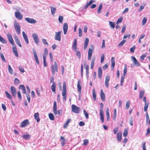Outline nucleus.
Segmentation results:
<instances>
[{"mask_svg": "<svg viewBox=\"0 0 150 150\" xmlns=\"http://www.w3.org/2000/svg\"><path fill=\"white\" fill-rule=\"evenodd\" d=\"M53 112L55 115H56L57 113L59 115L61 116L62 114V110H58L57 112V103L55 101L54 102L53 107Z\"/></svg>", "mask_w": 150, "mask_h": 150, "instance_id": "nucleus-1", "label": "nucleus"}, {"mask_svg": "<svg viewBox=\"0 0 150 150\" xmlns=\"http://www.w3.org/2000/svg\"><path fill=\"white\" fill-rule=\"evenodd\" d=\"M66 82L63 83V89L62 92V96H63V100L65 101L66 100L67 98V90H66Z\"/></svg>", "mask_w": 150, "mask_h": 150, "instance_id": "nucleus-2", "label": "nucleus"}, {"mask_svg": "<svg viewBox=\"0 0 150 150\" xmlns=\"http://www.w3.org/2000/svg\"><path fill=\"white\" fill-rule=\"evenodd\" d=\"M14 29L18 34L20 33L21 27L19 24L18 22L15 21L14 23Z\"/></svg>", "mask_w": 150, "mask_h": 150, "instance_id": "nucleus-3", "label": "nucleus"}, {"mask_svg": "<svg viewBox=\"0 0 150 150\" xmlns=\"http://www.w3.org/2000/svg\"><path fill=\"white\" fill-rule=\"evenodd\" d=\"M51 71L53 75L55 74V72L58 71V65L56 62H54V65H52L51 67Z\"/></svg>", "mask_w": 150, "mask_h": 150, "instance_id": "nucleus-4", "label": "nucleus"}, {"mask_svg": "<svg viewBox=\"0 0 150 150\" xmlns=\"http://www.w3.org/2000/svg\"><path fill=\"white\" fill-rule=\"evenodd\" d=\"M62 33L61 31L56 32L55 33L54 39L56 40L60 41L61 40V34Z\"/></svg>", "mask_w": 150, "mask_h": 150, "instance_id": "nucleus-5", "label": "nucleus"}, {"mask_svg": "<svg viewBox=\"0 0 150 150\" xmlns=\"http://www.w3.org/2000/svg\"><path fill=\"white\" fill-rule=\"evenodd\" d=\"M91 47L92 48V49L91 48H89L88 51V60H90L91 59L92 52H93V50L94 49V46L93 45H91Z\"/></svg>", "mask_w": 150, "mask_h": 150, "instance_id": "nucleus-6", "label": "nucleus"}, {"mask_svg": "<svg viewBox=\"0 0 150 150\" xmlns=\"http://www.w3.org/2000/svg\"><path fill=\"white\" fill-rule=\"evenodd\" d=\"M72 110L74 113H78L79 112L80 108L77 107L76 105H71Z\"/></svg>", "mask_w": 150, "mask_h": 150, "instance_id": "nucleus-7", "label": "nucleus"}, {"mask_svg": "<svg viewBox=\"0 0 150 150\" xmlns=\"http://www.w3.org/2000/svg\"><path fill=\"white\" fill-rule=\"evenodd\" d=\"M16 17L18 20H21L23 18L22 14L20 13V12L18 11H16L15 12Z\"/></svg>", "mask_w": 150, "mask_h": 150, "instance_id": "nucleus-8", "label": "nucleus"}, {"mask_svg": "<svg viewBox=\"0 0 150 150\" xmlns=\"http://www.w3.org/2000/svg\"><path fill=\"white\" fill-rule=\"evenodd\" d=\"M7 36L10 43L12 45H13L14 43L11 34L9 33H8L7 34Z\"/></svg>", "mask_w": 150, "mask_h": 150, "instance_id": "nucleus-9", "label": "nucleus"}, {"mask_svg": "<svg viewBox=\"0 0 150 150\" xmlns=\"http://www.w3.org/2000/svg\"><path fill=\"white\" fill-rule=\"evenodd\" d=\"M32 50L33 51V53L34 54V56L35 58L36 62L37 64L39 65L40 64V62L38 58L36 52L34 49H33Z\"/></svg>", "mask_w": 150, "mask_h": 150, "instance_id": "nucleus-10", "label": "nucleus"}, {"mask_svg": "<svg viewBox=\"0 0 150 150\" xmlns=\"http://www.w3.org/2000/svg\"><path fill=\"white\" fill-rule=\"evenodd\" d=\"M32 36L35 43L36 44L38 43L39 42V40L38 35L35 33H33Z\"/></svg>", "mask_w": 150, "mask_h": 150, "instance_id": "nucleus-11", "label": "nucleus"}, {"mask_svg": "<svg viewBox=\"0 0 150 150\" xmlns=\"http://www.w3.org/2000/svg\"><path fill=\"white\" fill-rule=\"evenodd\" d=\"M25 20L27 22L31 24L35 23L36 22V21L33 18H26Z\"/></svg>", "mask_w": 150, "mask_h": 150, "instance_id": "nucleus-12", "label": "nucleus"}, {"mask_svg": "<svg viewBox=\"0 0 150 150\" xmlns=\"http://www.w3.org/2000/svg\"><path fill=\"white\" fill-rule=\"evenodd\" d=\"M131 59L135 65L137 67L140 66V64L139 62L137 61L134 57L132 56L131 57Z\"/></svg>", "mask_w": 150, "mask_h": 150, "instance_id": "nucleus-13", "label": "nucleus"}, {"mask_svg": "<svg viewBox=\"0 0 150 150\" xmlns=\"http://www.w3.org/2000/svg\"><path fill=\"white\" fill-rule=\"evenodd\" d=\"M29 124V122L28 120H25L22 122L21 124L20 127H25Z\"/></svg>", "mask_w": 150, "mask_h": 150, "instance_id": "nucleus-14", "label": "nucleus"}, {"mask_svg": "<svg viewBox=\"0 0 150 150\" xmlns=\"http://www.w3.org/2000/svg\"><path fill=\"white\" fill-rule=\"evenodd\" d=\"M11 91L12 95L14 97H16V91L15 88L13 86L11 87Z\"/></svg>", "mask_w": 150, "mask_h": 150, "instance_id": "nucleus-15", "label": "nucleus"}, {"mask_svg": "<svg viewBox=\"0 0 150 150\" xmlns=\"http://www.w3.org/2000/svg\"><path fill=\"white\" fill-rule=\"evenodd\" d=\"M22 34L24 40L25 41L26 43L27 44H28L29 43V41L27 35L24 31L22 32Z\"/></svg>", "mask_w": 150, "mask_h": 150, "instance_id": "nucleus-16", "label": "nucleus"}, {"mask_svg": "<svg viewBox=\"0 0 150 150\" xmlns=\"http://www.w3.org/2000/svg\"><path fill=\"white\" fill-rule=\"evenodd\" d=\"M68 28V24L67 23H65L63 25V31L64 33V35L67 34V32Z\"/></svg>", "mask_w": 150, "mask_h": 150, "instance_id": "nucleus-17", "label": "nucleus"}, {"mask_svg": "<svg viewBox=\"0 0 150 150\" xmlns=\"http://www.w3.org/2000/svg\"><path fill=\"white\" fill-rule=\"evenodd\" d=\"M19 89H21L22 91V93L23 94H26V90L25 86L23 85H20L18 87Z\"/></svg>", "mask_w": 150, "mask_h": 150, "instance_id": "nucleus-18", "label": "nucleus"}, {"mask_svg": "<svg viewBox=\"0 0 150 150\" xmlns=\"http://www.w3.org/2000/svg\"><path fill=\"white\" fill-rule=\"evenodd\" d=\"M100 94L101 99L103 101H105V94L102 89L101 90Z\"/></svg>", "mask_w": 150, "mask_h": 150, "instance_id": "nucleus-19", "label": "nucleus"}, {"mask_svg": "<svg viewBox=\"0 0 150 150\" xmlns=\"http://www.w3.org/2000/svg\"><path fill=\"white\" fill-rule=\"evenodd\" d=\"M102 73V71L101 68L99 67L98 68V76L100 79H101Z\"/></svg>", "mask_w": 150, "mask_h": 150, "instance_id": "nucleus-20", "label": "nucleus"}, {"mask_svg": "<svg viewBox=\"0 0 150 150\" xmlns=\"http://www.w3.org/2000/svg\"><path fill=\"white\" fill-rule=\"evenodd\" d=\"M89 42V39L88 38H86L85 40L84 44V49L85 50L88 46V44Z\"/></svg>", "mask_w": 150, "mask_h": 150, "instance_id": "nucleus-21", "label": "nucleus"}, {"mask_svg": "<svg viewBox=\"0 0 150 150\" xmlns=\"http://www.w3.org/2000/svg\"><path fill=\"white\" fill-rule=\"evenodd\" d=\"M72 48L74 51H76L77 48V40L75 39L72 45Z\"/></svg>", "mask_w": 150, "mask_h": 150, "instance_id": "nucleus-22", "label": "nucleus"}, {"mask_svg": "<svg viewBox=\"0 0 150 150\" xmlns=\"http://www.w3.org/2000/svg\"><path fill=\"white\" fill-rule=\"evenodd\" d=\"M12 50L16 56L17 57H18V55L16 47H12Z\"/></svg>", "mask_w": 150, "mask_h": 150, "instance_id": "nucleus-23", "label": "nucleus"}, {"mask_svg": "<svg viewBox=\"0 0 150 150\" xmlns=\"http://www.w3.org/2000/svg\"><path fill=\"white\" fill-rule=\"evenodd\" d=\"M122 133L118 132L117 134V139L118 142H120L121 140Z\"/></svg>", "mask_w": 150, "mask_h": 150, "instance_id": "nucleus-24", "label": "nucleus"}, {"mask_svg": "<svg viewBox=\"0 0 150 150\" xmlns=\"http://www.w3.org/2000/svg\"><path fill=\"white\" fill-rule=\"evenodd\" d=\"M50 8L51 9V13L53 16H54L56 11V8L52 6H50Z\"/></svg>", "mask_w": 150, "mask_h": 150, "instance_id": "nucleus-25", "label": "nucleus"}, {"mask_svg": "<svg viewBox=\"0 0 150 150\" xmlns=\"http://www.w3.org/2000/svg\"><path fill=\"white\" fill-rule=\"evenodd\" d=\"M111 62L112 63L111 68L112 69H113L115 66V62L114 59V58L112 57L111 59Z\"/></svg>", "mask_w": 150, "mask_h": 150, "instance_id": "nucleus-26", "label": "nucleus"}, {"mask_svg": "<svg viewBox=\"0 0 150 150\" xmlns=\"http://www.w3.org/2000/svg\"><path fill=\"white\" fill-rule=\"evenodd\" d=\"M34 118L36 120L37 122H39L40 121V119L39 117V114L37 112L35 113L34 115Z\"/></svg>", "mask_w": 150, "mask_h": 150, "instance_id": "nucleus-27", "label": "nucleus"}, {"mask_svg": "<svg viewBox=\"0 0 150 150\" xmlns=\"http://www.w3.org/2000/svg\"><path fill=\"white\" fill-rule=\"evenodd\" d=\"M80 81L79 80L77 84V88L78 92L80 93L81 92V87L80 85Z\"/></svg>", "mask_w": 150, "mask_h": 150, "instance_id": "nucleus-28", "label": "nucleus"}, {"mask_svg": "<svg viewBox=\"0 0 150 150\" xmlns=\"http://www.w3.org/2000/svg\"><path fill=\"white\" fill-rule=\"evenodd\" d=\"M22 137L24 139L26 140H28L31 137L30 135L28 134L23 135H22Z\"/></svg>", "mask_w": 150, "mask_h": 150, "instance_id": "nucleus-29", "label": "nucleus"}, {"mask_svg": "<svg viewBox=\"0 0 150 150\" xmlns=\"http://www.w3.org/2000/svg\"><path fill=\"white\" fill-rule=\"evenodd\" d=\"M95 60V57L93 58L92 60L91 64V68L92 69H93V66L94 64V62Z\"/></svg>", "mask_w": 150, "mask_h": 150, "instance_id": "nucleus-30", "label": "nucleus"}, {"mask_svg": "<svg viewBox=\"0 0 150 150\" xmlns=\"http://www.w3.org/2000/svg\"><path fill=\"white\" fill-rule=\"evenodd\" d=\"M94 2V1L93 0H91L88 3H86V5L85 6V8H87L88 6L91 4L92 3Z\"/></svg>", "mask_w": 150, "mask_h": 150, "instance_id": "nucleus-31", "label": "nucleus"}, {"mask_svg": "<svg viewBox=\"0 0 150 150\" xmlns=\"http://www.w3.org/2000/svg\"><path fill=\"white\" fill-rule=\"evenodd\" d=\"M7 98L11 100H12V98L11 94L7 91H6L5 92Z\"/></svg>", "mask_w": 150, "mask_h": 150, "instance_id": "nucleus-32", "label": "nucleus"}, {"mask_svg": "<svg viewBox=\"0 0 150 150\" xmlns=\"http://www.w3.org/2000/svg\"><path fill=\"white\" fill-rule=\"evenodd\" d=\"M149 105V103L148 102L144 103V110L145 112H146Z\"/></svg>", "mask_w": 150, "mask_h": 150, "instance_id": "nucleus-33", "label": "nucleus"}, {"mask_svg": "<svg viewBox=\"0 0 150 150\" xmlns=\"http://www.w3.org/2000/svg\"><path fill=\"white\" fill-rule=\"evenodd\" d=\"M145 91L143 90H141L139 93V98L140 99H142L144 95Z\"/></svg>", "mask_w": 150, "mask_h": 150, "instance_id": "nucleus-34", "label": "nucleus"}, {"mask_svg": "<svg viewBox=\"0 0 150 150\" xmlns=\"http://www.w3.org/2000/svg\"><path fill=\"white\" fill-rule=\"evenodd\" d=\"M56 84L55 83H54L51 86V89L53 92H55Z\"/></svg>", "mask_w": 150, "mask_h": 150, "instance_id": "nucleus-35", "label": "nucleus"}, {"mask_svg": "<svg viewBox=\"0 0 150 150\" xmlns=\"http://www.w3.org/2000/svg\"><path fill=\"white\" fill-rule=\"evenodd\" d=\"M93 97L94 100H96V94L95 90L94 88H93Z\"/></svg>", "mask_w": 150, "mask_h": 150, "instance_id": "nucleus-36", "label": "nucleus"}, {"mask_svg": "<svg viewBox=\"0 0 150 150\" xmlns=\"http://www.w3.org/2000/svg\"><path fill=\"white\" fill-rule=\"evenodd\" d=\"M147 21L146 17H144L143 18L142 21V25H144L146 23Z\"/></svg>", "mask_w": 150, "mask_h": 150, "instance_id": "nucleus-37", "label": "nucleus"}, {"mask_svg": "<svg viewBox=\"0 0 150 150\" xmlns=\"http://www.w3.org/2000/svg\"><path fill=\"white\" fill-rule=\"evenodd\" d=\"M102 7L103 4H100L97 10V13L98 14L100 13V12Z\"/></svg>", "mask_w": 150, "mask_h": 150, "instance_id": "nucleus-38", "label": "nucleus"}, {"mask_svg": "<svg viewBox=\"0 0 150 150\" xmlns=\"http://www.w3.org/2000/svg\"><path fill=\"white\" fill-rule=\"evenodd\" d=\"M49 116L50 119L52 120H54V116L53 114L49 113Z\"/></svg>", "mask_w": 150, "mask_h": 150, "instance_id": "nucleus-39", "label": "nucleus"}, {"mask_svg": "<svg viewBox=\"0 0 150 150\" xmlns=\"http://www.w3.org/2000/svg\"><path fill=\"white\" fill-rule=\"evenodd\" d=\"M0 56H1V59H2V60L5 62H6V61L5 59V58L4 57V55L2 53V52H1L0 53Z\"/></svg>", "mask_w": 150, "mask_h": 150, "instance_id": "nucleus-40", "label": "nucleus"}, {"mask_svg": "<svg viewBox=\"0 0 150 150\" xmlns=\"http://www.w3.org/2000/svg\"><path fill=\"white\" fill-rule=\"evenodd\" d=\"M126 40H123L122 41H121L118 45V46L121 47L122 46L124 43L126 42Z\"/></svg>", "mask_w": 150, "mask_h": 150, "instance_id": "nucleus-41", "label": "nucleus"}, {"mask_svg": "<svg viewBox=\"0 0 150 150\" xmlns=\"http://www.w3.org/2000/svg\"><path fill=\"white\" fill-rule=\"evenodd\" d=\"M130 105V101L129 100H128L126 102V107L127 109H129Z\"/></svg>", "mask_w": 150, "mask_h": 150, "instance_id": "nucleus-42", "label": "nucleus"}, {"mask_svg": "<svg viewBox=\"0 0 150 150\" xmlns=\"http://www.w3.org/2000/svg\"><path fill=\"white\" fill-rule=\"evenodd\" d=\"M8 70L9 72L11 74H12L13 73V70L11 68L10 65L8 66Z\"/></svg>", "mask_w": 150, "mask_h": 150, "instance_id": "nucleus-43", "label": "nucleus"}, {"mask_svg": "<svg viewBox=\"0 0 150 150\" xmlns=\"http://www.w3.org/2000/svg\"><path fill=\"white\" fill-rule=\"evenodd\" d=\"M76 54L77 56L80 59L81 58V52L80 51H75Z\"/></svg>", "mask_w": 150, "mask_h": 150, "instance_id": "nucleus-44", "label": "nucleus"}, {"mask_svg": "<svg viewBox=\"0 0 150 150\" xmlns=\"http://www.w3.org/2000/svg\"><path fill=\"white\" fill-rule=\"evenodd\" d=\"M48 50L47 48H45L44 49V53L43 55V57L45 56V57L48 55Z\"/></svg>", "mask_w": 150, "mask_h": 150, "instance_id": "nucleus-45", "label": "nucleus"}, {"mask_svg": "<svg viewBox=\"0 0 150 150\" xmlns=\"http://www.w3.org/2000/svg\"><path fill=\"white\" fill-rule=\"evenodd\" d=\"M58 20L59 21L60 23H62L63 20V16H59Z\"/></svg>", "mask_w": 150, "mask_h": 150, "instance_id": "nucleus-46", "label": "nucleus"}, {"mask_svg": "<svg viewBox=\"0 0 150 150\" xmlns=\"http://www.w3.org/2000/svg\"><path fill=\"white\" fill-rule=\"evenodd\" d=\"M109 23L110 26L111 27H112L113 28H115V22H113L111 21H110L109 22Z\"/></svg>", "mask_w": 150, "mask_h": 150, "instance_id": "nucleus-47", "label": "nucleus"}, {"mask_svg": "<svg viewBox=\"0 0 150 150\" xmlns=\"http://www.w3.org/2000/svg\"><path fill=\"white\" fill-rule=\"evenodd\" d=\"M128 134V130L127 129H125L124 130L123 133V135L124 137H126Z\"/></svg>", "mask_w": 150, "mask_h": 150, "instance_id": "nucleus-48", "label": "nucleus"}, {"mask_svg": "<svg viewBox=\"0 0 150 150\" xmlns=\"http://www.w3.org/2000/svg\"><path fill=\"white\" fill-rule=\"evenodd\" d=\"M113 120H115L116 118V109H115L114 110L113 112Z\"/></svg>", "mask_w": 150, "mask_h": 150, "instance_id": "nucleus-49", "label": "nucleus"}, {"mask_svg": "<svg viewBox=\"0 0 150 150\" xmlns=\"http://www.w3.org/2000/svg\"><path fill=\"white\" fill-rule=\"evenodd\" d=\"M17 95L18 98L19 100L22 99V96L20 91H18L17 93Z\"/></svg>", "mask_w": 150, "mask_h": 150, "instance_id": "nucleus-50", "label": "nucleus"}, {"mask_svg": "<svg viewBox=\"0 0 150 150\" xmlns=\"http://www.w3.org/2000/svg\"><path fill=\"white\" fill-rule=\"evenodd\" d=\"M83 111L86 118L87 119H88L89 118L88 113L86 112L85 110H83Z\"/></svg>", "mask_w": 150, "mask_h": 150, "instance_id": "nucleus-51", "label": "nucleus"}, {"mask_svg": "<svg viewBox=\"0 0 150 150\" xmlns=\"http://www.w3.org/2000/svg\"><path fill=\"white\" fill-rule=\"evenodd\" d=\"M104 54H103L101 57L100 62L101 63H103L104 62Z\"/></svg>", "mask_w": 150, "mask_h": 150, "instance_id": "nucleus-52", "label": "nucleus"}, {"mask_svg": "<svg viewBox=\"0 0 150 150\" xmlns=\"http://www.w3.org/2000/svg\"><path fill=\"white\" fill-rule=\"evenodd\" d=\"M125 79V77L122 76L121 78V81H120V86H123V83L124 82V80Z\"/></svg>", "mask_w": 150, "mask_h": 150, "instance_id": "nucleus-53", "label": "nucleus"}, {"mask_svg": "<svg viewBox=\"0 0 150 150\" xmlns=\"http://www.w3.org/2000/svg\"><path fill=\"white\" fill-rule=\"evenodd\" d=\"M43 64L44 67H46L47 66V64L46 62V57L45 56L43 57Z\"/></svg>", "mask_w": 150, "mask_h": 150, "instance_id": "nucleus-54", "label": "nucleus"}, {"mask_svg": "<svg viewBox=\"0 0 150 150\" xmlns=\"http://www.w3.org/2000/svg\"><path fill=\"white\" fill-rule=\"evenodd\" d=\"M145 6V4H143V5H141L140 6V8L139 9V11L140 12L144 8V7Z\"/></svg>", "mask_w": 150, "mask_h": 150, "instance_id": "nucleus-55", "label": "nucleus"}, {"mask_svg": "<svg viewBox=\"0 0 150 150\" xmlns=\"http://www.w3.org/2000/svg\"><path fill=\"white\" fill-rule=\"evenodd\" d=\"M126 25H124L121 30V33H124L126 29Z\"/></svg>", "mask_w": 150, "mask_h": 150, "instance_id": "nucleus-56", "label": "nucleus"}, {"mask_svg": "<svg viewBox=\"0 0 150 150\" xmlns=\"http://www.w3.org/2000/svg\"><path fill=\"white\" fill-rule=\"evenodd\" d=\"M79 37H81L82 35V31L81 28H79Z\"/></svg>", "mask_w": 150, "mask_h": 150, "instance_id": "nucleus-57", "label": "nucleus"}, {"mask_svg": "<svg viewBox=\"0 0 150 150\" xmlns=\"http://www.w3.org/2000/svg\"><path fill=\"white\" fill-rule=\"evenodd\" d=\"M85 69H86V74L87 75V74H89V66L88 65H87L86 66Z\"/></svg>", "mask_w": 150, "mask_h": 150, "instance_id": "nucleus-58", "label": "nucleus"}, {"mask_svg": "<svg viewBox=\"0 0 150 150\" xmlns=\"http://www.w3.org/2000/svg\"><path fill=\"white\" fill-rule=\"evenodd\" d=\"M136 48L135 46H134L132 47L130 49V51L132 53H133L134 52V50Z\"/></svg>", "mask_w": 150, "mask_h": 150, "instance_id": "nucleus-59", "label": "nucleus"}, {"mask_svg": "<svg viewBox=\"0 0 150 150\" xmlns=\"http://www.w3.org/2000/svg\"><path fill=\"white\" fill-rule=\"evenodd\" d=\"M83 145H86L88 143V140L87 139H85L83 140Z\"/></svg>", "mask_w": 150, "mask_h": 150, "instance_id": "nucleus-60", "label": "nucleus"}, {"mask_svg": "<svg viewBox=\"0 0 150 150\" xmlns=\"http://www.w3.org/2000/svg\"><path fill=\"white\" fill-rule=\"evenodd\" d=\"M36 91H37V93L38 95L40 97L41 96L40 95V89H39L38 88H37V90H36Z\"/></svg>", "mask_w": 150, "mask_h": 150, "instance_id": "nucleus-61", "label": "nucleus"}, {"mask_svg": "<svg viewBox=\"0 0 150 150\" xmlns=\"http://www.w3.org/2000/svg\"><path fill=\"white\" fill-rule=\"evenodd\" d=\"M42 41L43 43L45 45H48V43L46 42V40L45 39H42Z\"/></svg>", "mask_w": 150, "mask_h": 150, "instance_id": "nucleus-62", "label": "nucleus"}, {"mask_svg": "<svg viewBox=\"0 0 150 150\" xmlns=\"http://www.w3.org/2000/svg\"><path fill=\"white\" fill-rule=\"evenodd\" d=\"M14 82L15 83L18 84L20 83V81L17 78H16L14 80Z\"/></svg>", "mask_w": 150, "mask_h": 150, "instance_id": "nucleus-63", "label": "nucleus"}, {"mask_svg": "<svg viewBox=\"0 0 150 150\" xmlns=\"http://www.w3.org/2000/svg\"><path fill=\"white\" fill-rule=\"evenodd\" d=\"M16 43L20 47H22L21 45V44L20 41L19 40H16L15 41Z\"/></svg>", "mask_w": 150, "mask_h": 150, "instance_id": "nucleus-64", "label": "nucleus"}]
</instances>
